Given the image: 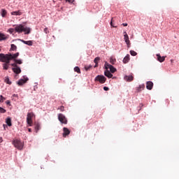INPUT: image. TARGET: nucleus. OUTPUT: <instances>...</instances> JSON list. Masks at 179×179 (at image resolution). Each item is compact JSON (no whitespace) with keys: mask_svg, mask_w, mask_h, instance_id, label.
<instances>
[{"mask_svg":"<svg viewBox=\"0 0 179 179\" xmlns=\"http://www.w3.org/2000/svg\"><path fill=\"white\" fill-rule=\"evenodd\" d=\"M146 88L148 90H152L153 89V83L152 81H148L146 83Z\"/></svg>","mask_w":179,"mask_h":179,"instance_id":"12","label":"nucleus"},{"mask_svg":"<svg viewBox=\"0 0 179 179\" xmlns=\"http://www.w3.org/2000/svg\"><path fill=\"white\" fill-rule=\"evenodd\" d=\"M5 83H7V85H12V82H10V80H9V78H6L5 79Z\"/></svg>","mask_w":179,"mask_h":179,"instance_id":"29","label":"nucleus"},{"mask_svg":"<svg viewBox=\"0 0 179 179\" xmlns=\"http://www.w3.org/2000/svg\"><path fill=\"white\" fill-rule=\"evenodd\" d=\"M11 66H13V68H16L17 66V63H13L11 64Z\"/></svg>","mask_w":179,"mask_h":179,"instance_id":"37","label":"nucleus"},{"mask_svg":"<svg viewBox=\"0 0 179 179\" xmlns=\"http://www.w3.org/2000/svg\"><path fill=\"white\" fill-rule=\"evenodd\" d=\"M13 96V97H19V95H17L16 94H14Z\"/></svg>","mask_w":179,"mask_h":179,"instance_id":"44","label":"nucleus"},{"mask_svg":"<svg viewBox=\"0 0 179 179\" xmlns=\"http://www.w3.org/2000/svg\"><path fill=\"white\" fill-rule=\"evenodd\" d=\"M13 71L14 73L19 74L20 72H22V70L20 69V67L17 66V67H13Z\"/></svg>","mask_w":179,"mask_h":179,"instance_id":"15","label":"nucleus"},{"mask_svg":"<svg viewBox=\"0 0 179 179\" xmlns=\"http://www.w3.org/2000/svg\"><path fill=\"white\" fill-rule=\"evenodd\" d=\"M58 120L59 121H60V122H62V124H68V120H66V117H65V115H64V114H59Z\"/></svg>","mask_w":179,"mask_h":179,"instance_id":"8","label":"nucleus"},{"mask_svg":"<svg viewBox=\"0 0 179 179\" xmlns=\"http://www.w3.org/2000/svg\"><path fill=\"white\" fill-rule=\"evenodd\" d=\"M15 31L16 33H24V34H30V28L27 27L23 24L15 25Z\"/></svg>","mask_w":179,"mask_h":179,"instance_id":"1","label":"nucleus"},{"mask_svg":"<svg viewBox=\"0 0 179 179\" xmlns=\"http://www.w3.org/2000/svg\"><path fill=\"white\" fill-rule=\"evenodd\" d=\"M110 26L112 27H115L114 25H113V18H112L111 22H110Z\"/></svg>","mask_w":179,"mask_h":179,"instance_id":"40","label":"nucleus"},{"mask_svg":"<svg viewBox=\"0 0 179 179\" xmlns=\"http://www.w3.org/2000/svg\"><path fill=\"white\" fill-rule=\"evenodd\" d=\"M6 37L5 36V35H3V34H1L0 33V41H2V40H6Z\"/></svg>","mask_w":179,"mask_h":179,"instance_id":"26","label":"nucleus"},{"mask_svg":"<svg viewBox=\"0 0 179 179\" xmlns=\"http://www.w3.org/2000/svg\"><path fill=\"white\" fill-rule=\"evenodd\" d=\"M145 89V85H141L139 87L137 88V92H142Z\"/></svg>","mask_w":179,"mask_h":179,"instance_id":"24","label":"nucleus"},{"mask_svg":"<svg viewBox=\"0 0 179 179\" xmlns=\"http://www.w3.org/2000/svg\"><path fill=\"white\" fill-rule=\"evenodd\" d=\"M129 55H127L123 59V64H128L131 58L129 57Z\"/></svg>","mask_w":179,"mask_h":179,"instance_id":"17","label":"nucleus"},{"mask_svg":"<svg viewBox=\"0 0 179 179\" xmlns=\"http://www.w3.org/2000/svg\"><path fill=\"white\" fill-rule=\"evenodd\" d=\"M74 71L77 72V73H80V69L78 66H76L74 68Z\"/></svg>","mask_w":179,"mask_h":179,"instance_id":"28","label":"nucleus"},{"mask_svg":"<svg viewBox=\"0 0 179 179\" xmlns=\"http://www.w3.org/2000/svg\"><path fill=\"white\" fill-rule=\"evenodd\" d=\"M104 66L106 69H110L111 73L117 72V69L113 66V65L108 64L107 62H105Z\"/></svg>","mask_w":179,"mask_h":179,"instance_id":"6","label":"nucleus"},{"mask_svg":"<svg viewBox=\"0 0 179 179\" xmlns=\"http://www.w3.org/2000/svg\"><path fill=\"white\" fill-rule=\"evenodd\" d=\"M116 61L117 60L115 59H113V57L110 58V64H112V65H114V64H115Z\"/></svg>","mask_w":179,"mask_h":179,"instance_id":"27","label":"nucleus"},{"mask_svg":"<svg viewBox=\"0 0 179 179\" xmlns=\"http://www.w3.org/2000/svg\"><path fill=\"white\" fill-rule=\"evenodd\" d=\"M122 26H124V27H127V26H128V24L127 23H123Z\"/></svg>","mask_w":179,"mask_h":179,"instance_id":"42","label":"nucleus"},{"mask_svg":"<svg viewBox=\"0 0 179 179\" xmlns=\"http://www.w3.org/2000/svg\"><path fill=\"white\" fill-rule=\"evenodd\" d=\"M5 113H6V110H5L3 108L0 107V114H5Z\"/></svg>","mask_w":179,"mask_h":179,"instance_id":"31","label":"nucleus"},{"mask_svg":"<svg viewBox=\"0 0 179 179\" xmlns=\"http://www.w3.org/2000/svg\"><path fill=\"white\" fill-rule=\"evenodd\" d=\"M124 80H126L127 82H132L134 80V76H124Z\"/></svg>","mask_w":179,"mask_h":179,"instance_id":"18","label":"nucleus"},{"mask_svg":"<svg viewBox=\"0 0 179 179\" xmlns=\"http://www.w3.org/2000/svg\"><path fill=\"white\" fill-rule=\"evenodd\" d=\"M3 141V140L2 139L1 137H0V143H2Z\"/></svg>","mask_w":179,"mask_h":179,"instance_id":"46","label":"nucleus"},{"mask_svg":"<svg viewBox=\"0 0 179 179\" xmlns=\"http://www.w3.org/2000/svg\"><path fill=\"white\" fill-rule=\"evenodd\" d=\"M70 134H71V131H69L68 128H66V127L63 128V137L64 138H66V136H68V135H69Z\"/></svg>","mask_w":179,"mask_h":179,"instance_id":"10","label":"nucleus"},{"mask_svg":"<svg viewBox=\"0 0 179 179\" xmlns=\"http://www.w3.org/2000/svg\"><path fill=\"white\" fill-rule=\"evenodd\" d=\"M157 61H159V62H164L166 59V57H162L160 54H157Z\"/></svg>","mask_w":179,"mask_h":179,"instance_id":"14","label":"nucleus"},{"mask_svg":"<svg viewBox=\"0 0 179 179\" xmlns=\"http://www.w3.org/2000/svg\"><path fill=\"white\" fill-rule=\"evenodd\" d=\"M103 90H105V92H107L110 90V88H108V87H103Z\"/></svg>","mask_w":179,"mask_h":179,"instance_id":"38","label":"nucleus"},{"mask_svg":"<svg viewBox=\"0 0 179 179\" xmlns=\"http://www.w3.org/2000/svg\"><path fill=\"white\" fill-rule=\"evenodd\" d=\"M95 82H99V83H106V80H107V78L104 77V76L99 75L97 76L95 79Z\"/></svg>","mask_w":179,"mask_h":179,"instance_id":"7","label":"nucleus"},{"mask_svg":"<svg viewBox=\"0 0 179 179\" xmlns=\"http://www.w3.org/2000/svg\"><path fill=\"white\" fill-rule=\"evenodd\" d=\"M15 62L19 64L20 65L22 64V60L20 59H15Z\"/></svg>","mask_w":179,"mask_h":179,"instance_id":"33","label":"nucleus"},{"mask_svg":"<svg viewBox=\"0 0 179 179\" xmlns=\"http://www.w3.org/2000/svg\"><path fill=\"white\" fill-rule=\"evenodd\" d=\"M29 132H31V129H28Z\"/></svg>","mask_w":179,"mask_h":179,"instance_id":"47","label":"nucleus"},{"mask_svg":"<svg viewBox=\"0 0 179 179\" xmlns=\"http://www.w3.org/2000/svg\"><path fill=\"white\" fill-rule=\"evenodd\" d=\"M1 55L2 54L0 53V62H4V64H3V69L8 71V69H9V63L10 61L7 60L6 58H3Z\"/></svg>","mask_w":179,"mask_h":179,"instance_id":"3","label":"nucleus"},{"mask_svg":"<svg viewBox=\"0 0 179 179\" xmlns=\"http://www.w3.org/2000/svg\"><path fill=\"white\" fill-rule=\"evenodd\" d=\"M8 31L10 33H13V31H15V29L10 28Z\"/></svg>","mask_w":179,"mask_h":179,"instance_id":"39","label":"nucleus"},{"mask_svg":"<svg viewBox=\"0 0 179 179\" xmlns=\"http://www.w3.org/2000/svg\"><path fill=\"white\" fill-rule=\"evenodd\" d=\"M104 75L105 76H106L107 78H108L109 79H111V78H113V74L111 73V72H110V71L107 70L104 72Z\"/></svg>","mask_w":179,"mask_h":179,"instance_id":"16","label":"nucleus"},{"mask_svg":"<svg viewBox=\"0 0 179 179\" xmlns=\"http://www.w3.org/2000/svg\"><path fill=\"white\" fill-rule=\"evenodd\" d=\"M66 2H68L69 3H73L75 0H66Z\"/></svg>","mask_w":179,"mask_h":179,"instance_id":"36","label":"nucleus"},{"mask_svg":"<svg viewBox=\"0 0 179 179\" xmlns=\"http://www.w3.org/2000/svg\"><path fill=\"white\" fill-rule=\"evenodd\" d=\"M40 124L36 123L35 124V132L37 134V132H38V131H40Z\"/></svg>","mask_w":179,"mask_h":179,"instance_id":"23","label":"nucleus"},{"mask_svg":"<svg viewBox=\"0 0 179 179\" xmlns=\"http://www.w3.org/2000/svg\"><path fill=\"white\" fill-rule=\"evenodd\" d=\"M43 31L45 34H48V33H50V31H48V28L47 27L43 29Z\"/></svg>","mask_w":179,"mask_h":179,"instance_id":"34","label":"nucleus"},{"mask_svg":"<svg viewBox=\"0 0 179 179\" xmlns=\"http://www.w3.org/2000/svg\"><path fill=\"white\" fill-rule=\"evenodd\" d=\"M6 103L8 106H9V105L10 104V101H6Z\"/></svg>","mask_w":179,"mask_h":179,"instance_id":"41","label":"nucleus"},{"mask_svg":"<svg viewBox=\"0 0 179 179\" xmlns=\"http://www.w3.org/2000/svg\"><path fill=\"white\" fill-rule=\"evenodd\" d=\"M1 57H3V58H6L7 61H10L12 59H16V58L17 57H19V52H17L13 55L10 54V53L6 54V55H5L3 53H1Z\"/></svg>","mask_w":179,"mask_h":179,"instance_id":"2","label":"nucleus"},{"mask_svg":"<svg viewBox=\"0 0 179 179\" xmlns=\"http://www.w3.org/2000/svg\"><path fill=\"white\" fill-rule=\"evenodd\" d=\"M0 51H1V49H0Z\"/></svg>","mask_w":179,"mask_h":179,"instance_id":"48","label":"nucleus"},{"mask_svg":"<svg viewBox=\"0 0 179 179\" xmlns=\"http://www.w3.org/2000/svg\"><path fill=\"white\" fill-rule=\"evenodd\" d=\"M99 61H100V57H96L94 59V62L95 64L94 68H97V66H99Z\"/></svg>","mask_w":179,"mask_h":179,"instance_id":"21","label":"nucleus"},{"mask_svg":"<svg viewBox=\"0 0 179 179\" xmlns=\"http://www.w3.org/2000/svg\"><path fill=\"white\" fill-rule=\"evenodd\" d=\"M57 110H60V111H64V106H62L57 108Z\"/></svg>","mask_w":179,"mask_h":179,"instance_id":"35","label":"nucleus"},{"mask_svg":"<svg viewBox=\"0 0 179 179\" xmlns=\"http://www.w3.org/2000/svg\"><path fill=\"white\" fill-rule=\"evenodd\" d=\"M13 145L19 150H22V149H23V143H22V141H20V140H14L13 141Z\"/></svg>","mask_w":179,"mask_h":179,"instance_id":"4","label":"nucleus"},{"mask_svg":"<svg viewBox=\"0 0 179 179\" xmlns=\"http://www.w3.org/2000/svg\"><path fill=\"white\" fill-rule=\"evenodd\" d=\"M8 12L5 9H1V16L2 17H6Z\"/></svg>","mask_w":179,"mask_h":179,"instance_id":"22","label":"nucleus"},{"mask_svg":"<svg viewBox=\"0 0 179 179\" xmlns=\"http://www.w3.org/2000/svg\"><path fill=\"white\" fill-rule=\"evenodd\" d=\"M27 80H29V78H25L24 79H20L17 82V85L23 86V85H24V83H26V82H27Z\"/></svg>","mask_w":179,"mask_h":179,"instance_id":"11","label":"nucleus"},{"mask_svg":"<svg viewBox=\"0 0 179 179\" xmlns=\"http://www.w3.org/2000/svg\"><path fill=\"white\" fill-rule=\"evenodd\" d=\"M91 66L85 67L86 71H89L90 69Z\"/></svg>","mask_w":179,"mask_h":179,"instance_id":"43","label":"nucleus"},{"mask_svg":"<svg viewBox=\"0 0 179 179\" xmlns=\"http://www.w3.org/2000/svg\"><path fill=\"white\" fill-rule=\"evenodd\" d=\"M130 54L131 55H132V57H136V55H138V53H136V52H135L134 50H131Z\"/></svg>","mask_w":179,"mask_h":179,"instance_id":"30","label":"nucleus"},{"mask_svg":"<svg viewBox=\"0 0 179 179\" xmlns=\"http://www.w3.org/2000/svg\"><path fill=\"white\" fill-rule=\"evenodd\" d=\"M34 117V113H28L27 115V124L29 125V127H31L33 125V120L32 118Z\"/></svg>","mask_w":179,"mask_h":179,"instance_id":"5","label":"nucleus"},{"mask_svg":"<svg viewBox=\"0 0 179 179\" xmlns=\"http://www.w3.org/2000/svg\"><path fill=\"white\" fill-rule=\"evenodd\" d=\"M22 43L24 44H26L27 45H33V41H24V40H20Z\"/></svg>","mask_w":179,"mask_h":179,"instance_id":"19","label":"nucleus"},{"mask_svg":"<svg viewBox=\"0 0 179 179\" xmlns=\"http://www.w3.org/2000/svg\"><path fill=\"white\" fill-rule=\"evenodd\" d=\"M11 15L13 16H21V15H23V13L20 10H19L17 11L11 12Z\"/></svg>","mask_w":179,"mask_h":179,"instance_id":"13","label":"nucleus"},{"mask_svg":"<svg viewBox=\"0 0 179 179\" xmlns=\"http://www.w3.org/2000/svg\"><path fill=\"white\" fill-rule=\"evenodd\" d=\"M6 122L8 127H12V119L10 117H7L6 119Z\"/></svg>","mask_w":179,"mask_h":179,"instance_id":"20","label":"nucleus"},{"mask_svg":"<svg viewBox=\"0 0 179 179\" xmlns=\"http://www.w3.org/2000/svg\"><path fill=\"white\" fill-rule=\"evenodd\" d=\"M124 40L126 44H127V45H129L131 41H129V36H128V34H127V31L124 32Z\"/></svg>","mask_w":179,"mask_h":179,"instance_id":"9","label":"nucleus"},{"mask_svg":"<svg viewBox=\"0 0 179 179\" xmlns=\"http://www.w3.org/2000/svg\"><path fill=\"white\" fill-rule=\"evenodd\" d=\"M16 50H17V47L15 44H11L10 51H16Z\"/></svg>","mask_w":179,"mask_h":179,"instance_id":"25","label":"nucleus"},{"mask_svg":"<svg viewBox=\"0 0 179 179\" xmlns=\"http://www.w3.org/2000/svg\"><path fill=\"white\" fill-rule=\"evenodd\" d=\"M3 127L4 129H6V128H8V126H6V124H3Z\"/></svg>","mask_w":179,"mask_h":179,"instance_id":"45","label":"nucleus"},{"mask_svg":"<svg viewBox=\"0 0 179 179\" xmlns=\"http://www.w3.org/2000/svg\"><path fill=\"white\" fill-rule=\"evenodd\" d=\"M4 100H6V99H5V97H3V96L0 95V103H3Z\"/></svg>","mask_w":179,"mask_h":179,"instance_id":"32","label":"nucleus"}]
</instances>
